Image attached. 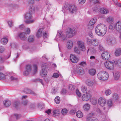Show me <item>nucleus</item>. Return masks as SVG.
<instances>
[{"label":"nucleus","instance_id":"nucleus-35","mask_svg":"<svg viewBox=\"0 0 121 121\" xmlns=\"http://www.w3.org/2000/svg\"><path fill=\"white\" fill-rule=\"evenodd\" d=\"M60 112L59 110H56L53 111V114L54 116H57L59 115Z\"/></svg>","mask_w":121,"mask_h":121},{"label":"nucleus","instance_id":"nucleus-37","mask_svg":"<svg viewBox=\"0 0 121 121\" xmlns=\"http://www.w3.org/2000/svg\"><path fill=\"white\" fill-rule=\"evenodd\" d=\"M120 75L119 73L118 72H116L114 75V78L115 80H118L119 78Z\"/></svg>","mask_w":121,"mask_h":121},{"label":"nucleus","instance_id":"nucleus-58","mask_svg":"<svg viewBox=\"0 0 121 121\" xmlns=\"http://www.w3.org/2000/svg\"><path fill=\"white\" fill-rule=\"evenodd\" d=\"M4 49L5 48L3 47L2 46H0V53H3L4 51Z\"/></svg>","mask_w":121,"mask_h":121},{"label":"nucleus","instance_id":"nucleus-25","mask_svg":"<svg viewBox=\"0 0 121 121\" xmlns=\"http://www.w3.org/2000/svg\"><path fill=\"white\" fill-rule=\"evenodd\" d=\"M90 105L88 104H86L83 106V108L84 110L86 111H87L90 109Z\"/></svg>","mask_w":121,"mask_h":121},{"label":"nucleus","instance_id":"nucleus-60","mask_svg":"<svg viewBox=\"0 0 121 121\" xmlns=\"http://www.w3.org/2000/svg\"><path fill=\"white\" fill-rule=\"evenodd\" d=\"M52 76L54 78H57L59 77V75L57 73H54L53 74Z\"/></svg>","mask_w":121,"mask_h":121},{"label":"nucleus","instance_id":"nucleus-27","mask_svg":"<svg viewBox=\"0 0 121 121\" xmlns=\"http://www.w3.org/2000/svg\"><path fill=\"white\" fill-rule=\"evenodd\" d=\"M94 82L93 81L87 80L86 82V85L88 86L91 87L93 86Z\"/></svg>","mask_w":121,"mask_h":121},{"label":"nucleus","instance_id":"nucleus-34","mask_svg":"<svg viewBox=\"0 0 121 121\" xmlns=\"http://www.w3.org/2000/svg\"><path fill=\"white\" fill-rule=\"evenodd\" d=\"M76 115L77 117L79 118L82 117L83 116L82 113L80 111L77 112L76 113Z\"/></svg>","mask_w":121,"mask_h":121},{"label":"nucleus","instance_id":"nucleus-36","mask_svg":"<svg viewBox=\"0 0 121 121\" xmlns=\"http://www.w3.org/2000/svg\"><path fill=\"white\" fill-rule=\"evenodd\" d=\"M100 11L103 14H107L109 12V11L108 9H105L104 8L101 9Z\"/></svg>","mask_w":121,"mask_h":121},{"label":"nucleus","instance_id":"nucleus-22","mask_svg":"<svg viewBox=\"0 0 121 121\" xmlns=\"http://www.w3.org/2000/svg\"><path fill=\"white\" fill-rule=\"evenodd\" d=\"M114 63L118 67L121 68V60H116L114 61Z\"/></svg>","mask_w":121,"mask_h":121},{"label":"nucleus","instance_id":"nucleus-38","mask_svg":"<svg viewBox=\"0 0 121 121\" xmlns=\"http://www.w3.org/2000/svg\"><path fill=\"white\" fill-rule=\"evenodd\" d=\"M89 74L91 75H94L96 73V70L93 69H91L89 71Z\"/></svg>","mask_w":121,"mask_h":121},{"label":"nucleus","instance_id":"nucleus-33","mask_svg":"<svg viewBox=\"0 0 121 121\" xmlns=\"http://www.w3.org/2000/svg\"><path fill=\"white\" fill-rule=\"evenodd\" d=\"M19 104L20 102L19 101L15 100L14 102L13 106L15 108H17L19 106Z\"/></svg>","mask_w":121,"mask_h":121},{"label":"nucleus","instance_id":"nucleus-49","mask_svg":"<svg viewBox=\"0 0 121 121\" xmlns=\"http://www.w3.org/2000/svg\"><path fill=\"white\" fill-rule=\"evenodd\" d=\"M69 88L70 90H73L75 89V86L72 85L70 84L69 86Z\"/></svg>","mask_w":121,"mask_h":121},{"label":"nucleus","instance_id":"nucleus-55","mask_svg":"<svg viewBox=\"0 0 121 121\" xmlns=\"http://www.w3.org/2000/svg\"><path fill=\"white\" fill-rule=\"evenodd\" d=\"M87 44H92V40H91L89 38H87Z\"/></svg>","mask_w":121,"mask_h":121},{"label":"nucleus","instance_id":"nucleus-50","mask_svg":"<svg viewBox=\"0 0 121 121\" xmlns=\"http://www.w3.org/2000/svg\"><path fill=\"white\" fill-rule=\"evenodd\" d=\"M43 36L44 39L48 38V34L46 32H44L43 34Z\"/></svg>","mask_w":121,"mask_h":121},{"label":"nucleus","instance_id":"nucleus-64","mask_svg":"<svg viewBox=\"0 0 121 121\" xmlns=\"http://www.w3.org/2000/svg\"><path fill=\"white\" fill-rule=\"evenodd\" d=\"M31 91L32 90H30L28 89H26L25 91V92L27 94H30Z\"/></svg>","mask_w":121,"mask_h":121},{"label":"nucleus","instance_id":"nucleus-1","mask_svg":"<svg viewBox=\"0 0 121 121\" xmlns=\"http://www.w3.org/2000/svg\"><path fill=\"white\" fill-rule=\"evenodd\" d=\"M95 31L98 36H103L107 32V28L104 25L100 23L98 24L96 27Z\"/></svg>","mask_w":121,"mask_h":121},{"label":"nucleus","instance_id":"nucleus-46","mask_svg":"<svg viewBox=\"0 0 121 121\" xmlns=\"http://www.w3.org/2000/svg\"><path fill=\"white\" fill-rule=\"evenodd\" d=\"M107 104L108 106L111 107L113 103L112 100L111 99H109L108 100Z\"/></svg>","mask_w":121,"mask_h":121},{"label":"nucleus","instance_id":"nucleus-2","mask_svg":"<svg viewBox=\"0 0 121 121\" xmlns=\"http://www.w3.org/2000/svg\"><path fill=\"white\" fill-rule=\"evenodd\" d=\"M35 12V8L33 6H32L30 8L29 12L26 13L25 18L26 20L25 21L26 24H29L33 23L34 22V20H31L32 18V14Z\"/></svg>","mask_w":121,"mask_h":121},{"label":"nucleus","instance_id":"nucleus-51","mask_svg":"<svg viewBox=\"0 0 121 121\" xmlns=\"http://www.w3.org/2000/svg\"><path fill=\"white\" fill-rule=\"evenodd\" d=\"M5 75L3 73H0V80L4 79L5 78Z\"/></svg>","mask_w":121,"mask_h":121},{"label":"nucleus","instance_id":"nucleus-13","mask_svg":"<svg viewBox=\"0 0 121 121\" xmlns=\"http://www.w3.org/2000/svg\"><path fill=\"white\" fill-rule=\"evenodd\" d=\"M91 96V95L89 93L84 94L82 96V99L84 101H86L90 98Z\"/></svg>","mask_w":121,"mask_h":121},{"label":"nucleus","instance_id":"nucleus-15","mask_svg":"<svg viewBox=\"0 0 121 121\" xmlns=\"http://www.w3.org/2000/svg\"><path fill=\"white\" fill-rule=\"evenodd\" d=\"M116 29L119 32H121V21H118L116 23Z\"/></svg>","mask_w":121,"mask_h":121},{"label":"nucleus","instance_id":"nucleus-57","mask_svg":"<svg viewBox=\"0 0 121 121\" xmlns=\"http://www.w3.org/2000/svg\"><path fill=\"white\" fill-rule=\"evenodd\" d=\"M8 24L9 26L10 27H12L13 26V22L11 21H9L8 22Z\"/></svg>","mask_w":121,"mask_h":121},{"label":"nucleus","instance_id":"nucleus-3","mask_svg":"<svg viewBox=\"0 0 121 121\" xmlns=\"http://www.w3.org/2000/svg\"><path fill=\"white\" fill-rule=\"evenodd\" d=\"M97 76L99 80L104 81L108 79L109 76L107 72L105 71H102L98 73Z\"/></svg>","mask_w":121,"mask_h":121},{"label":"nucleus","instance_id":"nucleus-42","mask_svg":"<svg viewBox=\"0 0 121 121\" xmlns=\"http://www.w3.org/2000/svg\"><path fill=\"white\" fill-rule=\"evenodd\" d=\"M7 59L4 56H0V63H2L4 62L5 60Z\"/></svg>","mask_w":121,"mask_h":121},{"label":"nucleus","instance_id":"nucleus-30","mask_svg":"<svg viewBox=\"0 0 121 121\" xmlns=\"http://www.w3.org/2000/svg\"><path fill=\"white\" fill-rule=\"evenodd\" d=\"M116 43V39L114 37L112 36L109 43L114 44L115 43Z\"/></svg>","mask_w":121,"mask_h":121},{"label":"nucleus","instance_id":"nucleus-32","mask_svg":"<svg viewBox=\"0 0 121 121\" xmlns=\"http://www.w3.org/2000/svg\"><path fill=\"white\" fill-rule=\"evenodd\" d=\"M1 43L3 45L6 44L8 42V40L7 38H3L1 39Z\"/></svg>","mask_w":121,"mask_h":121},{"label":"nucleus","instance_id":"nucleus-44","mask_svg":"<svg viewBox=\"0 0 121 121\" xmlns=\"http://www.w3.org/2000/svg\"><path fill=\"white\" fill-rule=\"evenodd\" d=\"M91 100L92 104L93 105L95 104L97 102V100L95 98H92Z\"/></svg>","mask_w":121,"mask_h":121},{"label":"nucleus","instance_id":"nucleus-41","mask_svg":"<svg viewBox=\"0 0 121 121\" xmlns=\"http://www.w3.org/2000/svg\"><path fill=\"white\" fill-rule=\"evenodd\" d=\"M107 22L109 23H111L113 22L114 19L113 17H109L107 18Z\"/></svg>","mask_w":121,"mask_h":121},{"label":"nucleus","instance_id":"nucleus-54","mask_svg":"<svg viewBox=\"0 0 121 121\" xmlns=\"http://www.w3.org/2000/svg\"><path fill=\"white\" fill-rule=\"evenodd\" d=\"M79 65L83 67L85 66L86 65V63L84 61H82L79 64Z\"/></svg>","mask_w":121,"mask_h":121},{"label":"nucleus","instance_id":"nucleus-20","mask_svg":"<svg viewBox=\"0 0 121 121\" xmlns=\"http://www.w3.org/2000/svg\"><path fill=\"white\" fill-rule=\"evenodd\" d=\"M121 49L118 48L117 49L115 52V56H118L121 55Z\"/></svg>","mask_w":121,"mask_h":121},{"label":"nucleus","instance_id":"nucleus-21","mask_svg":"<svg viewBox=\"0 0 121 121\" xmlns=\"http://www.w3.org/2000/svg\"><path fill=\"white\" fill-rule=\"evenodd\" d=\"M73 43L72 41L69 40L67 43V48L68 49H71L73 46Z\"/></svg>","mask_w":121,"mask_h":121},{"label":"nucleus","instance_id":"nucleus-52","mask_svg":"<svg viewBox=\"0 0 121 121\" xmlns=\"http://www.w3.org/2000/svg\"><path fill=\"white\" fill-rule=\"evenodd\" d=\"M30 29L29 28L26 29L25 30V34H30Z\"/></svg>","mask_w":121,"mask_h":121},{"label":"nucleus","instance_id":"nucleus-12","mask_svg":"<svg viewBox=\"0 0 121 121\" xmlns=\"http://www.w3.org/2000/svg\"><path fill=\"white\" fill-rule=\"evenodd\" d=\"M43 65V67L44 66V65L45 66V65L44 64L43 65H42V69L41 70L40 72V75L41 76L43 77H45L46 76L47 72V70L46 69V67L45 68V67H43L42 66Z\"/></svg>","mask_w":121,"mask_h":121},{"label":"nucleus","instance_id":"nucleus-18","mask_svg":"<svg viewBox=\"0 0 121 121\" xmlns=\"http://www.w3.org/2000/svg\"><path fill=\"white\" fill-rule=\"evenodd\" d=\"M92 44L95 46H98L100 43L99 40L97 39H92Z\"/></svg>","mask_w":121,"mask_h":121},{"label":"nucleus","instance_id":"nucleus-26","mask_svg":"<svg viewBox=\"0 0 121 121\" xmlns=\"http://www.w3.org/2000/svg\"><path fill=\"white\" fill-rule=\"evenodd\" d=\"M109 28L112 30H114L115 28L116 29V23L114 24L113 23H111L109 26Z\"/></svg>","mask_w":121,"mask_h":121},{"label":"nucleus","instance_id":"nucleus-6","mask_svg":"<svg viewBox=\"0 0 121 121\" xmlns=\"http://www.w3.org/2000/svg\"><path fill=\"white\" fill-rule=\"evenodd\" d=\"M114 61L113 62L108 61L105 62L104 63L105 67L107 69L111 70H112L114 68Z\"/></svg>","mask_w":121,"mask_h":121},{"label":"nucleus","instance_id":"nucleus-8","mask_svg":"<svg viewBox=\"0 0 121 121\" xmlns=\"http://www.w3.org/2000/svg\"><path fill=\"white\" fill-rule=\"evenodd\" d=\"M78 45L79 49L82 51H84L86 50V48L84 43L82 41H78L77 42Z\"/></svg>","mask_w":121,"mask_h":121},{"label":"nucleus","instance_id":"nucleus-4","mask_svg":"<svg viewBox=\"0 0 121 121\" xmlns=\"http://www.w3.org/2000/svg\"><path fill=\"white\" fill-rule=\"evenodd\" d=\"M76 33V31L74 28H69L66 32V36L68 38H71L75 35Z\"/></svg>","mask_w":121,"mask_h":121},{"label":"nucleus","instance_id":"nucleus-53","mask_svg":"<svg viewBox=\"0 0 121 121\" xmlns=\"http://www.w3.org/2000/svg\"><path fill=\"white\" fill-rule=\"evenodd\" d=\"M74 51L75 52L78 54H80V51L78 49V48L77 47H75L74 48Z\"/></svg>","mask_w":121,"mask_h":121},{"label":"nucleus","instance_id":"nucleus-61","mask_svg":"<svg viewBox=\"0 0 121 121\" xmlns=\"http://www.w3.org/2000/svg\"><path fill=\"white\" fill-rule=\"evenodd\" d=\"M14 116L17 119H18L21 117V115L17 114H14Z\"/></svg>","mask_w":121,"mask_h":121},{"label":"nucleus","instance_id":"nucleus-62","mask_svg":"<svg viewBox=\"0 0 121 121\" xmlns=\"http://www.w3.org/2000/svg\"><path fill=\"white\" fill-rule=\"evenodd\" d=\"M90 0L91 2L95 4L98 3L99 2L98 0Z\"/></svg>","mask_w":121,"mask_h":121},{"label":"nucleus","instance_id":"nucleus-39","mask_svg":"<svg viewBox=\"0 0 121 121\" xmlns=\"http://www.w3.org/2000/svg\"><path fill=\"white\" fill-rule=\"evenodd\" d=\"M94 28V26L88 24L87 26V29L88 31L91 30Z\"/></svg>","mask_w":121,"mask_h":121},{"label":"nucleus","instance_id":"nucleus-56","mask_svg":"<svg viewBox=\"0 0 121 121\" xmlns=\"http://www.w3.org/2000/svg\"><path fill=\"white\" fill-rule=\"evenodd\" d=\"M37 66L35 65H34V72H33V74H35L36 73L37 71Z\"/></svg>","mask_w":121,"mask_h":121},{"label":"nucleus","instance_id":"nucleus-40","mask_svg":"<svg viewBox=\"0 0 121 121\" xmlns=\"http://www.w3.org/2000/svg\"><path fill=\"white\" fill-rule=\"evenodd\" d=\"M35 39V37L33 35H30L28 37V40L30 42H31L33 41Z\"/></svg>","mask_w":121,"mask_h":121},{"label":"nucleus","instance_id":"nucleus-31","mask_svg":"<svg viewBox=\"0 0 121 121\" xmlns=\"http://www.w3.org/2000/svg\"><path fill=\"white\" fill-rule=\"evenodd\" d=\"M81 90L83 93H86L87 92L86 87L85 86H82L81 87Z\"/></svg>","mask_w":121,"mask_h":121},{"label":"nucleus","instance_id":"nucleus-9","mask_svg":"<svg viewBox=\"0 0 121 121\" xmlns=\"http://www.w3.org/2000/svg\"><path fill=\"white\" fill-rule=\"evenodd\" d=\"M101 57L103 59L108 60L110 57V53L107 52H103L101 55Z\"/></svg>","mask_w":121,"mask_h":121},{"label":"nucleus","instance_id":"nucleus-14","mask_svg":"<svg viewBox=\"0 0 121 121\" xmlns=\"http://www.w3.org/2000/svg\"><path fill=\"white\" fill-rule=\"evenodd\" d=\"M69 9L71 13H75L77 11L76 7L74 5H70L69 7Z\"/></svg>","mask_w":121,"mask_h":121},{"label":"nucleus","instance_id":"nucleus-7","mask_svg":"<svg viewBox=\"0 0 121 121\" xmlns=\"http://www.w3.org/2000/svg\"><path fill=\"white\" fill-rule=\"evenodd\" d=\"M73 72L75 73H77L78 75H82L84 73L83 69L81 67H78L73 70Z\"/></svg>","mask_w":121,"mask_h":121},{"label":"nucleus","instance_id":"nucleus-10","mask_svg":"<svg viewBox=\"0 0 121 121\" xmlns=\"http://www.w3.org/2000/svg\"><path fill=\"white\" fill-rule=\"evenodd\" d=\"M31 67L30 65H26L25 70L23 72L24 75L25 76L28 75L31 72Z\"/></svg>","mask_w":121,"mask_h":121},{"label":"nucleus","instance_id":"nucleus-16","mask_svg":"<svg viewBox=\"0 0 121 121\" xmlns=\"http://www.w3.org/2000/svg\"><path fill=\"white\" fill-rule=\"evenodd\" d=\"M70 60L73 63H74L77 62L78 60V58L72 54L70 55Z\"/></svg>","mask_w":121,"mask_h":121},{"label":"nucleus","instance_id":"nucleus-24","mask_svg":"<svg viewBox=\"0 0 121 121\" xmlns=\"http://www.w3.org/2000/svg\"><path fill=\"white\" fill-rule=\"evenodd\" d=\"M3 103L4 106L6 107L9 106L11 104V101L9 100H7L4 101Z\"/></svg>","mask_w":121,"mask_h":121},{"label":"nucleus","instance_id":"nucleus-23","mask_svg":"<svg viewBox=\"0 0 121 121\" xmlns=\"http://www.w3.org/2000/svg\"><path fill=\"white\" fill-rule=\"evenodd\" d=\"M43 30V28H39L36 33V36L37 37L39 38L42 36V32Z\"/></svg>","mask_w":121,"mask_h":121},{"label":"nucleus","instance_id":"nucleus-59","mask_svg":"<svg viewBox=\"0 0 121 121\" xmlns=\"http://www.w3.org/2000/svg\"><path fill=\"white\" fill-rule=\"evenodd\" d=\"M76 93L77 95L79 97H80L81 95V93L79 92L78 89H77L76 91Z\"/></svg>","mask_w":121,"mask_h":121},{"label":"nucleus","instance_id":"nucleus-43","mask_svg":"<svg viewBox=\"0 0 121 121\" xmlns=\"http://www.w3.org/2000/svg\"><path fill=\"white\" fill-rule=\"evenodd\" d=\"M111 37L110 35H108L106 36L105 37L106 41L109 43Z\"/></svg>","mask_w":121,"mask_h":121},{"label":"nucleus","instance_id":"nucleus-17","mask_svg":"<svg viewBox=\"0 0 121 121\" xmlns=\"http://www.w3.org/2000/svg\"><path fill=\"white\" fill-rule=\"evenodd\" d=\"M18 36L22 40H25L26 39L27 37L25 36V33L21 32L18 34Z\"/></svg>","mask_w":121,"mask_h":121},{"label":"nucleus","instance_id":"nucleus-19","mask_svg":"<svg viewBox=\"0 0 121 121\" xmlns=\"http://www.w3.org/2000/svg\"><path fill=\"white\" fill-rule=\"evenodd\" d=\"M59 37L63 41L66 39V37L63 33L62 31H60L59 34Z\"/></svg>","mask_w":121,"mask_h":121},{"label":"nucleus","instance_id":"nucleus-11","mask_svg":"<svg viewBox=\"0 0 121 121\" xmlns=\"http://www.w3.org/2000/svg\"><path fill=\"white\" fill-rule=\"evenodd\" d=\"M106 103V99L104 98L100 97L99 99L98 103L101 106L103 107L104 106Z\"/></svg>","mask_w":121,"mask_h":121},{"label":"nucleus","instance_id":"nucleus-5","mask_svg":"<svg viewBox=\"0 0 121 121\" xmlns=\"http://www.w3.org/2000/svg\"><path fill=\"white\" fill-rule=\"evenodd\" d=\"M95 114L92 112L89 113L86 117V121H98L97 119L94 117Z\"/></svg>","mask_w":121,"mask_h":121},{"label":"nucleus","instance_id":"nucleus-48","mask_svg":"<svg viewBox=\"0 0 121 121\" xmlns=\"http://www.w3.org/2000/svg\"><path fill=\"white\" fill-rule=\"evenodd\" d=\"M68 111L67 109L65 108L62 109L61 111V113L63 115H65L67 113Z\"/></svg>","mask_w":121,"mask_h":121},{"label":"nucleus","instance_id":"nucleus-47","mask_svg":"<svg viewBox=\"0 0 121 121\" xmlns=\"http://www.w3.org/2000/svg\"><path fill=\"white\" fill-rule=\"evenodd\" d=\"M55 101L56 104H59L60 101L59 97L58 96L56 97L55 99Z\"/></svg>","mask_w":121,"mask_h":121},{"label":"nucleus","instance_id":"nucleus-29","mask_svg":"<svg viewBox=\"0 0 121 121\" xmlns=\"http://www.w3.org/2000/svg\"><path fill=\"white\" fill-rule=\"evenodd\" d=\"M96 21V19L95 18H92L90 21L89 24L94 26V25Z\"/></svg>","mask_w":121,"mask_h":121},{"label":"nucleus","instance_id":"nucleus-28","mask_svg":"<svg viewBox=\"0 0 121 121\" xmlns=\"http://www.w3.org/2000/svg\"><path fill=\"white\" fill-rule=\"evenodd\" d=\"M112 99L114 100H117L118 99V96L116 93H114L112 95Z\"/></svg>","mask_w":121,"mask_h":121},{"label":"nucleus","instance_id":"nucleus-63","mask_svg":"<svg viewBox=\"0 0 121 121\" xmlns=\"http://www.w3.org/2000/svg\"><path fill=\"white\" fill-rule=\"evenodd\" d=\"M78 1L80 4H83L85 3L86 0H78Z\"/></svg>","mask_w":121,"mask_h":121},{"label":"nucleus","instance_id":"nucleus-45","mask_svg":"<svg viewBox=\"0 0 121 121\" xmlns=\"http://www.w3.org/2000/svg\"><path fill=\"white\" fill-rule=\"evenodd\" d=\"M112 93L111 90L109 89L106 90L105 92V94L107 96H108L110 94Z\"/></svg>","mask_w":121,"mask_h":121}]
</instances>
